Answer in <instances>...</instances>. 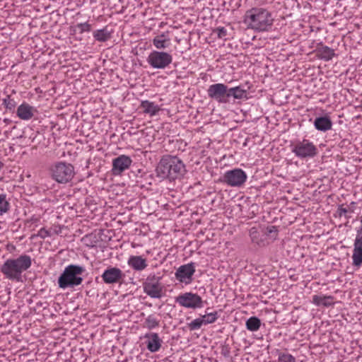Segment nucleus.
<instances>
[{
    "instance_id": "obj_1",
    "label": "nucleus",
    "mask_w": 362,
    "mask_h": 362,
    "mask_svg": "<svg viewBox=\"0 0 362 362\" xmlns=\"http://www.w3.org/2000/svg\"><path fill=\"white\" fill-rule=\"evenodd\" d=\"M247 28L257 32L268 31L272 29L274 18L266 8L254 7L247 11L243 16Z\"/></svg>"
},
{
    "instance_id": "obj_2",
    "label": "nucleus",
    "mask_w": 362,
    "mask_h": 362,
    "mask_svg": "<svg viewBox=\"0 0 362 362\" xmlns=\"http://www.w3.org/2000/svg\"><path fill=\"white\" fill-rule=\"evenodd\" d=\"M185 166L182 161L176 156L166 155L158 163L156 172L158 177L174 180L183 175Z\"/></svg>"
},
{
    "instance_id": "obj_3",
    "label": "nucleus",
    "mask_w": 362,
    "mask_h": 362,
    "mask_svg": "<svg viewBox=\"0 0 362 362\" xmlns=\"http://www.w3.org/2000/svg\"><path fill=\"white\" fill-rule=\"evenodd\" d=\"M32 264L29 255H23L16 259H8L1 266L0 271L6 279L17 282L22 281V274Z\"/></svg>"
},
{
    "instance_id": "obj_4",
    "label": "nucleus",
    "mask_w": 362,
    "mask_h": 362,
    "mask_svg": "<svg viewBox=\"0 0 362 362\" xmlns=\"http://www.w3.org/2000/svg\"><path fill=\"white\" fill-rule=\"evenodd\" d=\"M85 271L83 267L70 264L65 267L58 279V286L60 288H74L81 284L83 278L80 276Z\"/></svg>"
},
{
    "instance_id": "obj_5",
    "label": "nucleus",
    "mask_w": 362,
    "mask_h": 362,
    "mask_svg": "<svg viewBox=\"0 0 362 362\" xmlns=\"http://www.w3.org/2000/svg\"><path fill=\"white\" fill-rule=\"evenodd\" d=\"M50 172L53 180L62 184L70 182L75 175L74 167L63 161L54 163L50 168Z\"/></svg>"
},
{
    "instance_id": "obj_6",
    "label": "nucleus",
    "mask_w": 362,
    "mask_h": 362,
    "mask_svg": "<svg viewBox=\"0 0 362 362\" xmlns=\"http://www.w3.org/2000/svg\"><path fill=\"white\" fill-rule=\"evenodd\" d=\"M292 152L300 159L313 158L318 153V148L308 139H303L302 141H297L293 145Z\"/></svg>"
},
{
    "instance_id": "obj_7",
    "label": "nucleus",
    "mask_w": 362,
    "mask_h": 362,
    "mask_svg": "<svg viewBox=\"0 0 362 362\" xmlns=\"http://www.w3.org/2000/svg\"><path fill=\"white\" fill-rule=\"evenodd\" d=\"M161 278L154 274H149L143 284L144 293L152 298H161L163 288Z\"/></svg>"
},
{
    "instance_id": "obj_8",
    "label": "nucleus",
    "mask_w": 362,
    "mask_h": 362,
    "mask_svg": "<svg viewBox=\"0 0 362 362\" xmlns=\"http://www.w3.org/2000/svg\"><path fill=\"white\" fill-rule=\"evenodd\" d=\"M173 62V57L170 54L161 51H152L148 58L147 62L153 69H164Z\"/></svg>"
},
{
    "instance_id": "obj_9",
    "label": "nucleus",
    "mask_w": 362,
    "mask_h": 362,
    "mask_svg": "<svg viewBox=\"0 0 362 362\" xmlns=\"http://www.w3.org/2000/svg\"><path fill=\"white\" fill-rule=\"evenodd\" d=\"M250 87L247 83L240 84L238 86L228 87V103H239L242 100L248 98V90Z\"/></svg>"
},
{
    "instance_id": "obj_10",
    "label": "nucleus",
    "mask_w": 362,
    "mask_h": 362,
    "mask_svg": "<svg viewBox=\"0 0 362 362\" xmlns=\"http://www.w3.org/2000/svg\"><path fill=\"white\" fill-rule=\"evenodd\" d=\"M125 274L118 267H108L102 274L101 278L105 284H121Z\"/></svg>"
},
{
    "instance_id": "obj_11",
    "label": "nucleus",
    "mask_w": 362,
    "mask_h": 362,
    "mask_svg": "<svg viewBox=\"0 0 362 362\" xmlns=\"http://www.w3.org/2000/svg\"><path fill=\"white\" fill-rule=\"evenodd\" d=\"M176 302L187 308L195 309L203 306L202 298L199 295L190 292L178 296L176 298Z\"/></svg>"
},
{
    "instance_id": "obj_12",
    "label": "nucleus",
    "mask_w": 362,
    "mask_h": 362,
    "mask_svg": "<svg viewBox=\"0 0 362 362\" xmlns=\"http://www.w3.org/2000/svg\"><path fill=\"white\" fill-rule=\"evenodd\" d=\"M247 175L240 168H234L228 170V185L231 187H242L246 182Z\"/></svg>"
},
{
    "instance_id": "obj_13",
    "label": "nucleus",
    "mask_w": 362,
    "mask_h": 362,
    "mask_svg": "<svg viewBox=\"0 0 362 362\" xmlns=\"http://www.w3.org/2000/svg\"><path fill=\"white\" fill-rule=\"evenodd\" d=\"M195 272V267L193 263L180 266L176 271L175 276L182 283L189 284L192 280V276Z\"/></svg>"
},
{
    "instance_id": "obj_14",
    "label": "nucleus",
    "mask_w": 362,
    "mask_h": 362,
    "mask_svg": "<svg viewBox=\"0 0 362 362\" xmlns=\"http://www.w3.org/2000/svg\"><path fill=\"white\" fill-rule=\"evenodd\" d=\"M132 163L131 158L126 155H121L112 160V173L115 175H120L128 169Z\"/></svg>"
},
{
    "instance_id": "obj_15",
    "label": "nucleus",
    "mask_w": 362,
    "mask_h": 362,
    "mask_svg": "<svg viewBox=\"0 0 362 362\" xmlns=\"http://www.w3.org/2000/svg\"><path fill=\"white\" fill-rule=\"evenodd\" d=\"M208 95L218 102L225 103L226 102V86L222 83L211 85L208 89Z\"/></svg>"
},
{
    "instance_id": "obj_16",
    "label": "nucleus",
    "mask_w": 362,
    "mask_h": 362,
    "mask_svg": "<svg viewBox=\"0 0 362 362\" xmlns=\"http://www.w3.org/2000/svg\"><path fill=\"white\" fill-rule=\"evenodd\" d=\"M318 59L325 62L330 61L335 55L334 50L328 46L324 45L322 42L317 44L315 50Z\"/></svg>"
},
{
    "instance_id": "obj_17",
    "label": "nucleus",
    "mask_w": 362,
    "mask_h": 362,
    "mask_svg": "<svg viewBox=\"0 0 362 362\" xmlns=\"http://www.w3.org/2000/svg\"><path fill=\"white\" fill-rule=\"evenodd\" d=\"M228 59H229L228 57ZM242 67L238 64L234 66L232 61L228 60V83L231 84L233 82L238 81L242 77Z\"/></svg>"
},
{
    "instance_id": "obj_18",
    "label": "nucleus",
    "mask_w": 362,
    "mask_h": 362,
    "mask_svg": "<svg viewBox=\"0 0 362 362\" xmlns=\"http://www.w3.org/2000/svg\"><path fill=\"white\" fill-rule=\"evenodd\" d=\"M144 338L148 339L146 341V346L148 351L154 353L160 349L162 340L157 333H147L144 335Z\"/></svg>"
},
{
    "instance_id": "obj_19",
    "label": "nucleus",
    "mask_w": 362,
    "mask_h": 362,
    "mask_svg": "<svg viewBox=\"0 0 362 362\" xmlns=\"http://www.w3.org/2000/svg\"><path fill=\"white\" fill-rule=\"evenodd\" d=\"M315 128L320 132H327L332 129V122L329 115L317 117L313 122Z\"/></svg>"
},
{
    "instance_id": "obj_20",
    "label": "nucleus",
    "mask_w": 362,
    "mask_h": 362,
    "mask_svg": "<svg viewBox=\"0 0 362 362\" xmlns=\"http://www.w3.org/2000/svg\"><path fill=\"white\" fill-rule=\"evenodd\" d=\"M127 264L136 271H142L148 266L146 259L143 258L142 256H130L127 260Z\"/></svg>"
},
{
    "instance_id": "obj_21",
    "label": "nucleus",
    "mask_w": 362,
    "mask_h": 362,
    "mask_svg": "<svg viewBox=\"0 0 362 362\" xmlns=\"http://www.w3.org/2000/svg\"><path fill=\"white\" fill-rule=\"evenodd\" d=\"M153 46L158 49H165L170 45V39L168 33H162L152 40Z\"/></svg>"
},
{
    "instance_id": "obj_22",
    "label": "nucleus",
    "mask_w": 362,
    "mask_h": 362,
    "mask_svg": "<svg viewBox=\"0 0 362 362\" xmlns=\"http://www.w3.org/2000/svg\"><path fill=\"white\" fill-rule=\"evenodd\" d=\"M34 108L27 103L21 104L17 109V115L23 120H28L33 116Z\"/></svg>"
},
{
    "instance_id": "obj_23",
    "label": "nucleus",
    "mask_w": 362,
    "mask_h": 362,
    "mask_svg": "<svg viewBox=\"0 0 362 362\" xmlns=\"http://www.w3.org/2000/svg\"><path fill=\"white\" fill-rule=\"evenodd\" d=\"M140 107L145 114L149 115L151 117L156 115L160 110L158 105L147 100H142Z\"/></svg>"
},
{
    "instance_id": "obj_24",
    "label": "nucleus",
    "mask_w": 362,
    "mask_h": 362,
    "mask_svg": "<svg viewBox=\"0 0 362 362\" xmlns=\"http://www.w3.org/2000/svg\"><path fill=\"white\" fill-rule=\"evenodd\" d=\"M333 299L332 296L314 295L312 302L317 306L329 307L334 304Z\"/></svg>"
},
{
    "instance_id": "obj_25",
    "label": "nucleus",
    "mask_w": 362,
    "mask_h": 362,
    "mask_svg": "<svg viewBox=\"0 0 362 362\" xmlns=\"http://www.w3.org/2000/svg\"><path fill=\"white\" fill-rule=\"evenodd\" d=\"M356 205V202H351L349 204H347L346 207L344 206V204L339 205L337 211L339 216L341 217L342 216H344L347 219L351 218L348 214H353L355 212Z\"/></svg>"
},
{
    "instance_id": "obj_26",
    "label": "nucleus",
    "mask_w": 362,
    "mask_h": 362,
    "mask_svg": "<svg viewBox=\"0 0 362 362\" xmlns=\"http://www.w3.org/2000/svg\"><path fill=\"white\" fill-rule=\"evenodd\" d=\"M93 35L97 41L106 42L111 38V32L107 30V27H105L103 29L95 30Z\"/></svg>"
},
{
    "instance_id": "obj_27",
    "label": "nucleus",
    "mask_w": 362,
    "mask_h": 362,
    "mask_svg": "<svg viewBox=\"0 0 362 362\" xmlns=\"http://www.w3.org/2000/svg\"><path fill=\"white\" fill-rule=\"evenodd\" d=\"M262 325L259 318L256 316H252L245 321V326L247 330L250 332L257 331Z\"/></svg>"
},
{
    "instance_id": "obj_28",
    "label": "nucleus",
    "mask_w": 362,
    "mask_h": 362,
    "mask_svg": "<svg viewBox=\"0 0 362 362\" xmlns=\"http://www.w3.org/2000/svg\"><path fill=\"white\" fill-rule=\"evenodd\" d=\"M240 5L241 0H230L229 1V6L231 8L232 13L234 16L233 21H238L243 16L242 12L237 9Z\"/></svg>"
},
{
    "instance_id": "obj_29",
    "label": "nucleus",
    "mask_w": 362,
    "mask_h": 362,
    "mask_svg": "<svg viewBox=\"0 0 362 362\" xmlns=\"http://www.w3.org/2000/svg\"><path fill=\"white\" fill-rule=\"evenodd\" d=\"M159 325V321L153 315H148L143 324V327L148 329H153Z\"/></svg>"
},
{
    "instance_id": "obj_30",
    "label": "nucleus",
    "mask_w": 362,
    "mask_h": 362,
    "mask_svg": "<svg viewBox=\"0 0 362 362\" xmlns=\"http://www.w3.org/2000/svg\"><path fill=\"white\" fill-rule=\"evenodd\" d=\"M352 259V265L359 268L362 265V250L354 248Z\"/></svg>"
},
{
    "instance_id": "obj_31",
    "label": "nucleus",
    "mask_w": 362,
    "mask_h": 362,
    "mask_svg": "<svg viewBox=\"0 0 362 362\" xmlns=\"http://www.w3.org/2000/svg\"><path fill=\"white\" fill-rule=\"evenodd\" d=\"M230 148L234 149L231 152H228V159L231 158V162L235 163V154H236V149L240 148V144L235 139L230 140Z\"/></svg>"
},
{
    "instance_id": "obj_32",
    "label": "nucleus",
    "mask_w": 362,
    "mask_h": 362,
    "mask_svg": "<svg viewBox=\"0 0 362 362\" xmlns=\"http://www.w3.org/2000/svg\"><path fill=\"white\" fill-rule=\"evenodd\" d=\"M8 202L6 199V196L0 194V215L6 212L8 210Z\"/></svg>"
},
{
    "instance_id": "obj_33",
    "label": "nucleus",
    "mask_w": 362,
    "mask_h": 362,
    "mask_svg": "<svg viewBox=\"0 0 362 362\" xmlns=\"http://www.w3.org/2000/svg\"><path fill=\"white\" fill-rule=\"evenodd\" d=\"M203 325L204 323L202 318L199 317L189 323L188 327L190 330H196L199 329Z\"/></svg>"
},
{
    "instance_id": "obj_34",
    "label": "nucleus",
    "mask_w": 362,
    "mask_h": 362,
    "mask_svg": "<svg viewBox=\"0 0 362 362\" xmlns=\"http://www.w3.org/2000/svg\"><path fill=\"white\" fill-rule=\"evenodd\" d=\"M278 362H296V358L291 354H281L279 356Z\"/></svg>"
},
{
    "instance_id": "obj_35",
    "label": "nucleus",
    "mask_w": 362,
    "mask_h": 362,
    "mask_svg": "<svg viewBox=\"0 0 362 362\" xmlns=\"http://www.w3.org/2000/svg\"><path fill=\"white\" fill-rule=\"evenodd\" d=\"M237 313H234L233 311H232L229 315H228V320H233L236 324V325H230L229 326V327H228V329H231L233 332L235 331L238 324H240V322H238V320H237V317H236Z\"/></svg>"
},
{
    "instance_id": "obj_36",
    "label": "nucleus",
    "mask_w": 362,
    "mask_h": 362,
    "mask_svg": "<svg viewBox=\"0 0 362 362\" xmlns=\"http://www.w3.org/2000/svg\"><path fill=\"white\" fill-rule=\"evenodd\" d=\"M3 104L8 110H13L16 105L15 100L11 99L9 95H7L6 98L4 99Z\"/></svg>"
},
{
    "instance_id": "obj_37",
    "label": "nucleus",
    "mask_w": 362,
    "mask_h": 362,
    "mask_svg": "<svg viewBox=\"0 0 362 362\" xmlns=\"http://www.w3.org/2000/svg\"><path fill=\"white\" fill-rule=\"evenodd\" d=\"M201 318L203 321L204 325L212 323L216 319L215 314H213V313H209L206 315H204L201 317Z\"/></svg>"
},
{
    "instance_id": "obj_38",
    "label": "nucleus",
    "mask_w": 362,
    "mask_h": 362,
    "mask_svg": "<svg viewBox=\"0 0 362 362\" xmlns=\"http://www.w3.org/2000/svg\"><path fill=\"white\" fill-rule=\"evenodd\" d=\"M266 234L274 239H276L278 234V228L276 226H270L267 228Z\"/></svg>"
},
{
    "instance_id": "obj_39",
    "label": "nucleus",
    "mask_w": 362,
    "mask_h": 362,
    "mask_svg": "<svg viewBox=\"0 0 362 362\" xmlns=\"http://www.w3.org/2000/svg\"><path fill=\"white\" fill-rule=\"evenodd\" d=\"M77 28L79 29L81 33L84 32H89L90 30V25L87 22L83 23H78L76 25Z\"/></svg>"
},
{
    "instance_id": "obj_40",
    "label": "nucleus",
    "mask_w": 362,
    "mask_h": 362,
    "mask_svg": "<svg viewBox=\"0 0 362 362\" xmlns=\"http://www.w3.org/2000/svg\"><path fill=\"white\" fill-rule=\"evenodd\" d=\"M38 236H40L41 238H45L47 237H49L50 235V233L48 230H47L45 228H41L39 231H38V234H37Z\"/></svg>"
},
{
    "instance_id": "obj_41",
    "label": "nucleus",
    "mask_w": 362,
    "mask_h": 362,
    "mask_svg": "<svg viewBox=\"0 0 362 362\" xmlns=\"http://www.w3.org/2000/svg\"><path fill=\"white\" fill-rule=\"evenodd\" d=\"M215 32L217 33L218 37H223L226 35V30L223 27L218 28Z\"/></svg>"
},
{
    "instance_id": "obj_42",
    "label": "nucleus",
    "mask_w": 362,
    "mask_h": 362,
    "mask_svg": "<svg viewBox=\"0 0 362 362\" xmlns=\"http://www.w3.org/2000/svg\"><path fill=\"white\" fill-rule=\"evenodd\" d=\"M355 241L362 243V230H358Z\"/></svg>"
},
{
    "instance_id": "obj_43",
    "label": "nucleus",
    "mask_w": 362,
    "mask_h": 362,
    "mask_svg": "<svg viewBox=\"0 0 362 362\" xmlns=\"http://www.w3.org/2000/svg\"><path fill=\"white\" fill-rule=\"evenodd\" d=\"M354 248L362 250V243L354 240Z\"/></svg>"
},
{
    "instance_id": "obj_44",
    "label": "nucleus",
    "mask_w": 362,
    "mask_h": 362,
    "mask_svg": "<svg viewBox=\"0 0 362 362\" xmlns=\"http://www.w3.org/2000/svg\"><path fill=\"white\" fill-rule=\"evenodd\" d=\"M251 236H252V241H255V240H254V238H255V235H254V233H253V232H252V233H251Z\"/></svg>"
},
{
    "instance_id": "obj_45",
    "label": "nucleus",
    "mask_w": 362,
    "mask_h": 362,
    "mask_svg": "<svg viewBox=\"0 0 362 362\" xmlns=\"http://www.w3.org/2000/svg\"><path fill=\"white\" fill-rule=\"evenodd\" d=\"M230 86H235V84H233V82L231 84L228 83V87H230Z\"/></svg>"
},
{
    "instance_id": "obj_46",
    "label": "nucleus",
    "mask_w": 362,
    "mask_h": 362,
    "mask_svg": "<svg viewBox=\"0 0 362 362\" xmlns=\"http://www.w3.org/2000/svg\"><path fill=\"white\" fill-rule=\"evenodd\" d=\"M361 227L359 228L358 230H362V216L361 217Z\"/></svg>"
},
{
    "instance_id": "obj_47",
    "label": "nucleus",
    "mask_w": 362,
    "mask_h": 362,
    "mask_svg": "<svg viewBox=\"0 0 362 362\" xmlns=\"http://www.w3.org/2000/svg\"><path fill=\"white\" fill-rule=\"evenodd\" d=\"M359 108L362 110V100L361 101V105H359Z\"/></svg>"
},
{
    "instance_id": "obj_48",
    "label": "nucleus",
    "mask_w": 362,
    "mask_h": 362,
    "mask_svg": "<svg viewBox=\"0 0 362 362\" xmlns=\"http://www.w3.org/2000/svg\"><path fill=\"white\" fill-rule=\"evenodd\" d=\"M229 206H230V204H228V210L229 209Z\"/></svg>"
},
{
    "instance_id": "obj_49",
    "label": "nucleus",
    "mask_w": 362,
    "mask_h": 362,
    "mask_svg": "<svg viewBox=\"0 0 362 362\" xmlns=\"http://www.w3.org/2000/svg\"><path fill=\"white\" fill-rule=\"evenodd\" d=\"M236 207L240 209V205H237Z\"/></svg>"
}]
</instances>
